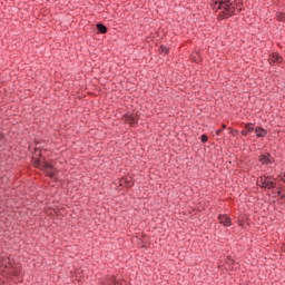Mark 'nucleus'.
I'll list each match as a JSON object with an SVG mask.
<instances>
[{"label": "nucleus", "instance_id": "obj_17", "mask_svg": "<svg viewBox=\"0 0 285 285\" xmlns=\"http://www.w3.org/2000/svg\"><path fill=\"white\" fill-rule=\"evenodd\" d=\"M225 128H226V125H223V130H225Z\"/></svg>", "mask_w": 285, "mask_h": 285}, {"label": "nucleus", "instance_id": "obj_14", "mask_svg": "<svg viewBox=\"0 0 285 285\" xmlns=\"http://www.w3.org/2000/svg\"><path fill=\"white\" fill-rule=\"evenodd\" d=\"M163 52H165V55H168V50L166 49V47L161 48Z\"/></svg>", "mask_w": 285, "mask_h": 285}, {"label": "nucleus", "instance_id": "obj_11", "mask_svg": "<svg viewBox=\"0 0 285 285\" xmlns=\"http://www.w3.org/2000/svg\"><path fill=\"white\" fill-rule=\"evenodd\" d=\"M107 285H126L124 281L111 279Z\"/></svg>", "mask_w": 285, "mask_h": 285}, {"label": "nucleus", "instance_id": "obj_16", "mask_svg": "<svg viewBox=\"0 0 285 285\" xmlns=\"http://www.w3.org/2000/svg\"><path fill=\"white\" fill-rule=\"evenodd\" d=\"M278 196L284 198V195H282V190L278 191Z\"/></svg>", "mask_w": 285, "mask_h": 285}, {"label": "nucleus", "instance_id": "obj_15", "mask_svg": "<svg viewBox=\"0 0 285 285\" xmlns=\"http://www.w3.org/2000/svg\"><path fill=\"white\" fill-rule=\"evenodd\" d=\"M216 135H222V129H218V130L216 131Z\"/></svg>", "mask_w": 285, "mask_h": 285}, {"label": "nucleus", "instance_id": "obj_12", "mask_svg": "<svg viewBox=\"0 0 285 285\" xmlns=\"http://www.w3.org/2000/svg\"><path fill=\"white\" fill-rule=\"evenodd\" d=\"M200 139H202L203 144H206V141H208V136L202 135Z\"/></svg>", "mask_w": 285, "mask_h": 285}, {"label": "nucleus", "instance_id": "obj_5", "mask_svg": "<svg viewBox=\"0 0 285 285\" xmlns=\"http://www.w3.org/2000/svg\"><path fill=\"white\" fill-rule=\"evenodd\" d=\"M125 121H126L127 124H129V126H135V124H137V121H138V118H137L136 115H130V114H128V115H126V117H125Z\"/></svg>", "mask_w": 285, "mask_h": 285}, {"label": "nucleus", "instance_id": "obj_6", "mask_svg": "<svg viewBox=\"0 0 285 285\" xmlns=\"http://www.w3.org/2000/svg\"><path fill=\"white\" fill-rule=\"evenodd\" d=\"M255 130V127L253 126V124H247L245 125L244 129L240 131V135H243V137H246V135H250V132H253Z\"/></svg>", "mask_w": 285, "mask_h": 285}, {"label": "nucleus", "instance_id": "obj_9", "mask_svg": "<svg viewBox=\"0 0 285 285\" xmlns=\"http://www.w3.org/2000/svg\"><path fill=\"white\" fill-rule=\"evenodd\" d=\"M256 137H266L268 135V131L262 127H256L255 128Z\"/></svg>", "mask_w": 285, "mask_h": 285}, {"label": "nucleus", "instance_id": "obj_10", "mask_svg": "<svg viewBox=\"0 0 285 285\" xmlns=\"http://www.w3.org/2000/svg\"><path fill=\"white\" fill-rule=\"evenodd\" d=\"M97 30L98 32H100L101 35H106L108 32V28H106V26H104L102 23H98L97 24Z\"/></svg>", "mask_w": 285, "mask_h": 285}, {"label": "nucleus", "instance_id": "obj_4", "mask_svg": "<svg viewBox=\"0 0 285 285\" xmlns=\"http://www.w3.org/2000/svg\"><path fill=\"white\" fill-rule=\"evenodd\" d=\"M268 61L272 66H275V63H282L284 59L282 58V56H279V53H272L268 58Z\"/></svg>", "mask_w": 285, "mask_h": 285}, {"label": "nucleus", "instance_id": "obj_8", "mask_svg": "<svg viewBox=\"0 0 285 285\" xmlns=\"http://www.w3.org/2000/svg\"><path fill=\"white\" fill-rule=\"evenodd\" d=\"M258 161H262L263 164H273V157H271V154L261 155Z\"/></svg>", "mask_w": 285, "mask_h": 285}, {"label": "nucleus", "instance_id": "obj_2", "mask_svg": "<svg viewBox=\"0 0 285 285\" xmlns=\"http://www.w3.org/2000/svg\"><path fill=\"white\" fill-rule=\"evenodd\" d=\"M257 186H261V188H273L275 186V183L273 181V179L271 177H266V176H261L257 179Z\"/></svg>", "mask_w": 285, "mask_h": 285}, {"label": "nucleus", "instance_id": "obj_1", "mask_svg": "<svg viewBox=\"0 0 285 285\" xmlns=\"http://www.w3.org/2000/svg\"><path fill=\"white\" fill-rule=\"evenodd\" d=\"M210 8H213L216 12L220 10L218 19H229V17L235 14V7L230 0H210Z\"/></svg>", "mask_w": 285, "mask_h": 285}, {"label": "nucleus", "instance_id": "obj_13", "mask_svg": "<svg viewBox=\"0 0 285 285\" xmlns=\"http://www.w3.org/2000/svg\"><path fill=\"white\" fill-rule=\"evenodd\" d=\"M278 21H285V13L278 14Z\"/></svg>", "mask_w": 285, "mask_h": 285}, {"label": "nucleus", "instance_id": "obj_7", "mask_svg": "<svg viewBox=\"0 0 285 285\" xmlns=\"http://www.w3.org/2000/svg\"><path fill=\"white\" fill-rule=\"evenodd\" d=\"M218 219L219 223L223 224V226H230L232 224L230 217H228V215H219Z\"/></svg>", "mask_w": 285, "mask_h": 285}, {"label": "nucleus", "instance_id": "obj_3", "mask_svg": "<svg viewBox=\"0 0 285 285\" xmlns=\"http://www.w3.org/2000/svg\"><path fill=\"white\" fill-rule=\"evenodd\" d=\"M38 166H40L41 170H43L48 177H55V167H52L50 163H42Z\"/></svg>", "mask_w": 285, "mask_h": 285}]
</instances>
